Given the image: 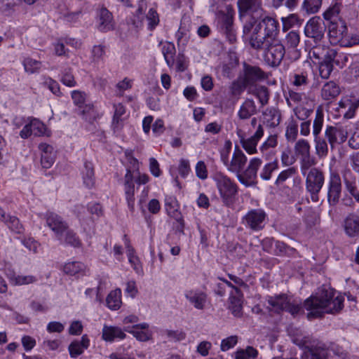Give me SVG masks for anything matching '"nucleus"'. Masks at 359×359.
<instances>
[{"label":"nucleus","instance_id":"nucleus-54","mask_svg":"<svg viewBox=\"0 0 359 359\" xmlns=\"http://www.w3.org/2000/svg\"><path fill=\"white\" fill-rule=\"evenodd\" d=\"M295 250L290 246L287 245L285 243L281 241L276 242V250L275 253L276 255L281 256L284 255H291L294 253Z\"/></svg>","mask_w":359,"mask_h":359},{"label":"nucleus","instance_id":"nucleus-28","mask_svg":"<svg viewBox=\"0 0 359 359\" xmlns=\"http://www.w3.org/2000/svg\"><path fill=\"white\" fill-rule=\"evenodd\" d=\"M257 113L255 102L250 99H247L240 107L238 116L241 120L250 118L252 116Z\"/></svg>","mask_w":359,"mask_h":359},{"label":"nucleus","instance_id":"nucleus-27","mask_svg":"<svg viewBox=\"0 0 359 359\" xmlns=\"http://www.w3.org/2000/svg\"><path fill=\"white\" fill-rule=\"evenodd\" d=\"M149 325L146 323L135 325L130 330L129 328L125 329L126 332L132 333L133 336L139 341H146L149 340L151 334L148 330Z\"/></svg>","mask_w":359,"mask_h":359},{"label":"nucleus","instance_id":"nucleus-1","mask_svg":"<svg viewBox=\"0 0 359 359\" xmlns=\"http://www.w3.org/2000/svg\"><path fill=\"white\" fill-rule=\"evenodd\" d=\"M237 4L239 17L243 22V35L252 34V46L260 47L264 36H271L276 32V20L264 16L262 0H238Z\"/></svg>","mask_w":359,"mask_h":359},{"label":"nucleus","instance_id":"nucleus-64","mask_svg":"<svg viewBox=\"0 0 359 359\" xmlns=\"http://www.w3.org/2000/svg\"><path fill=\"white\" fill-rule=\"evenodd\" d=\"M196 176L201 179L205 180L208 177V170L205 163L202 161H198L196 165Z\"/></svg>","mask_w":359,"mask_h":359},{"label":"nucleus","instance_id":"nucleus-34","mask_svg":"<svg viewBox=\"0 0 359 359\" xmlns=\"http://www.w3.org/2000/svg\"><path fill=\"white\" fill-rule=\"evenodd\" d=\"M106 302L107 306L111 310H117L121 307V291L120 289L112 290L107 297Z\"/></svg>","mask_w":359,"mask_h":359},{"label":"nucleus","instance_id":"nucleus-43","mask_svg":"<svg viewBox=\"0 0 359 359\" xmlns=\"http://www.w3.org/2000/svg\"><path fill=\"white\" fill-rule=\"evenodd\" d=\"M23 66L26 72L34 74L39 72L42 64L40 61L34 60L31 57H27L23 60Z\"/></svg>","mask_w":359,"mask_h":359},{"label":"nucleus","instance_id":"nucleus-9","mask_svg":"<svg viewBox=\"0 0 359 359\" xmlns=\"http://www.w3.org/2000/svg\"><path fill=\"white\" fill-rule=\"evenodd\" d=\"M323 122L324 114L323 110L319 107L316 111V117L313 123V135L316 143V154L320 157L326 156L328 152V147L326 141L323 137H320Z\"/></svg>","mask_w":359,"mask_h":359},{"label":"nucleus","instance_id":"nucleus-60","mask_svg":"<svg viewBox=\"0 0 359 359\" xmlns=\"http://www.w3.org/2000/svg\"><path fill=\"white\" fill-rule=\"evenodd\" d=\"M278 144V138L276 135H270L267 140L260 147L262 152L271 148H275Z\"/></svg>","mask_w":359,"mask_h":359},{"label":"nucleus","instance_id":"nucleus-32","mask_svg":"<svg viewBox=\"0 0 359 359\" xmlns=\"http://www.w3.org/2000/svg\"><path fill=\"white\" fill-rule=\"evenodd\" d=\"M242 294H236L229 297V309L235 317H241L243 315Z\"/></svg>","mask_w":359,"mask_h":359},{"label":"nucleus","instance_id":"nucleus-25","mask_svg":"<svg viewBox=\"0 0 359 359\" xmlns=\"http://www.w3.org/2000/svg\"><path fill=\"white\" fill-rule=\"evenodd\" d=\"M90 340L86 334L82 336L81 341L74 340L69 346V351L72 358H76L82 354L84 349L88 348Z\"/></svg>","mask_w":359,"mask_h":359},{"label":"nucleus","instance_id":"nucleus-10","mask_svg":"<svg viewBox=\"0 0 359 359\" xmlns=\"http://www.w3.org/2000/svg\"><path fill=\"white\" fill-rule=\"evenodd\" d=\"M326 29L327 26L320 17L315 16L306 23L304 31L307 38L318 44L324 39Z\"/></svg>","mask_w":359,"mask_h":359},{"label":"nucleus","instance_id":"nucleus-38","mask_svg":"<svg viewBox=\"0 0 359 359\" xmlns=\"http://www.w3.org/2000/svg\"><path fill=\"white\" fill-rule=\"evenodd\" d=\"M177 201L173 197H167L165 200V207L168 215L173 218H178L181 213L177 208Z\"/></svg>","mask_w":359,"mask_h":359},{"label":"nucleus","instance_id":"nucleus-4","mask_svg":"<svg viewBox=\"0 0 359 359\" xmlns=\"http://www.w3.org/2000/svg\"><path fill=\"white\" fill-rule=\"evenodd\" d=\"M278 32V22L276 21V30L273 34L271 36H264V39L262 40V44L260 47H254L252 44V34L246 36L249 40L250 46L255 50H264V59L266 63L273 67H276L281 63L284 55L285 54V46L278 41L272 40L273 38Z\"/></svg>","mask_w":359,"mask_h":359},{"label":"nucleus","instance_id":"nucleus-7","mask_svg":"<svg viewBox=\"0 0 359 359\" xmlns=\"http://www.w3.org/2000/svg\"><path fill=\"white\" fill-rule=\"evenodd\" d=\"M306 177L305 185L306 191L310 194L313 202L319 201V193L325 184V174L318 168L313 167Z\"/></svg>","mask_w":359,"mask_h":359},{"label":"nucleus","instance_id":"nucleus-61","mask_svg":"<svg viewBox=\"0 0 359 359\" xmlns=\"http://www.w3.org/2000/svg\"><path fill=\"white\" fill-rule=\"evenodd\" d=\"M333 70V65H328L327 63L320 62L319 73L321 78L327 79L330 77Z\"/></svg>","mask_w":359,"mask_h":359},{"label":"nucleus","instance_id":"nucleus-51","mask_svg":"<svg viewBox=\"0 0 359 359\" xmlns=\"http://www.w3.org/2000/svg\"><path fill=\"white\" fill-rule=\"evenodd\" d=\"M29 126L32 129V133L34 136H41L46 131L45 125L39 119L33 118L29 122Z\"/></svg>","mask_w":359,"mask_h":359},{"label":"nucleus","instance_id":"nucleus-39","mask_svg":"<svg viewBox=\"0 0 359 359\" xmlns=\"http://www.w3.org/2000/svg\"><path fill=\"white\" fill-rule=\"evenodd\" d=\"M257 355V350L248 346L245 349H238L235 353V359H255Z\"/></svg>","mask_w":359,"mask_h":359},{"label":"nucleus","instance_id":"nucleus-55","mask_svg":"<svg viewBox=\"0 0 359 359\" xmlns=\"http://www.w3.org/2000/svg\"><path fill=\"white\" fill-rule=\"evenodd\" d=\"M61 81L64 85L69 87H74L76 86V82L71 69H65L63 71Z\"/></svg>","mask_w":359,"mask_h":359},{"label":"nucleus","instance_id":"nucleus-15","mask_svg":"<svg viewBox=\"0 0 359 359\" xmlns=\"http://www.w3.org/2000/svg\"><path fill=\"white\" fill-rule=\"evenodd\" d=\"M135 172L130 170V168H127L126 173L124 176V192L126 199L128 203V206L130 211H133L135 208Z\"/></svg>","mask_w":359,"mask_h":359},{"label":"nucleus","instance_id":"nucleus-47","mask_svg":"<svg viewBox=\"0 0 359 359\" xmlns=\"http://www.w3.org/2000/svg\"><path fill=\"white\" fill-rule=\"evenodd\" d=\"M278 163L277 160L266 163L260 172V177L264 180H269L272 172L278 169Z\"/></svg>","mask_w":359,"mask_h":359},{"label":"nucleus","instance_id":"nucleus-46","mask_svg":"<svg viewBox=\"0 0 359 359\" xmlns=\"http://www.w3.org/2000/svg\"><path fill=\"white\" fill-rule=\"evenodd\" d=\"M165 60L169 67L174 64V55L175 53V48L172 43H166L162 48Z\"/></svg>","mask_w":359,"mask_h":359},{"label":"nucleus","instance_id":"nucleus-37","mask_svg":"<svg viewBox=\"0 0 359 359\" xmlns=\"http://www.w3.org/2000/svg\"><path fill=\"white\" fill-rule=\"evenodd\" d=\"M341 57H343L345 60H347L346 55H339L336 50L327 49L322 62L327 63L328 65H333V63H334L335 65L339 66Z\"/></svg>","mask_w":359,"mask_h":359},{"label":"nucleus","instance_id":"nucleus-49","mask_svg":"<svg viewBox=\"0 0 359 359\" xmlns=\"http://www.w3.org/2000/svg\"><path fill=\"white\" fill-rule=\"evenodd\" d=\"M294 150L297 154L306 158L310 154V145L306 140H300L296 142Z\"/></svg>","mask_w":359,"mask_h":359},{"label":"nucleus","instance_id":"nucleus-5","mask_svg":"<svg viewBox=\"0 0 359 359\" xmlns=\"http://www.w3.org/2000/svg\"><path fill=\"white\" fill-rule=\"evenodd\" d=\"M328 36L333 45L342 47H351L359 44V36L348 34V27L344 20L339 18L337 21H331L328 25Z\"/></svg>","mask_w":359,"mask_h":359},{"label":"nucleus","instance_id":"nucleus-48","mask_svg":"<svg viewBox=\"0 0 359 359\" xmlns=\"http://www.w3.org/2000/svg\"><path fill=\"white\" fill-rule=\"evenodd\" d=\"M285 43L288 48H295L300 42V36L297 32L291 31L288 32L285 38Z\"/></svg>","mask_w":359,"mask_h":359},{"label":"nucleus","instance_id":"nucleus-22","mask_svg":"<svg viewBox=\"0 0 359 359\" xmlns=\"http://www.w3.org/2000/svg\"><path fill=\"white\" fill-rule=\"evenodd\" d=\"M39 149L41 151V163L44 168H49L55 161V154L52 146L41 143L39 145Z\"/></svg>","mask_w":359,"mask_h":359},{"label":"nucleus","instance_id":"nucleus-52","mask_svg":"<svg viewBox=\"0 0 359 359\" xmlns=\"http://www.w3.org/2000/svg\"><path fill=\"white\" fill-rule=\"evenodd\" d=\"M114 107L115 111L113 116L112 125L114 128H118L119 126V123L122 121L121 116L126 113V109L121 103L114 104Z\"/></svg>","mask_w":359,"mask_h":359},{"label":"nucleus","instance_id":"nucleus-30","mask_svg":"<svg viewBox=\"0 0 359 359\" xmlns=\"http://www.w3.org/2000/svg\"><path fill=\"white\" fill-rule=\"evenodd\" d=\"M340 93L338 85L334 81L326 83L322 88L321 95L325 100H331L337 97Z\"/></svg>","mask_w":359,"mask_h":359},{"label":"nucleus","instance_id":"nucleus-16","mask_svg":"<svg viewBox=\"0 0 359 359\" xmlns=\"http://www.w3.org/2000/svg\"><path fill=\"white\" fill-rule=\"evenodd\" d=\"M325 134L332 148L337 144L344 143L348 137L346 129L341 126H327Z\"/></svg>","mask_w":359,"mask_h":359},{"label":"nucleus","instance_id":"nucleus-62","mask_svg":"<svg viewBox=\"0 0 359 359\" xmlns=\"http://www.w3.org/2000/svg\"><path fill=\"white\" fill-rule=\"evenodd\" d=\"M72 97L74 103L79 107H81L86 101V94L83 92L79 90H74L72 93Z\"/></svg>","mask_w":359,"mask_h":359},{"label":"nucleus","instance_id":"nucleus-26","mask_svg":"<svg viewBox=\"0 0 359 359\" xmlns=\"http://www.w3.org/2000/svg\"><path fill=\"white\" fill-rule=\"evenodd\" d=\"M339 107L345 110L344 116L346 118H351L354 116L356 109L359 107V98L351 99L345 97L339 102Z\"/></svg>","mask_w":359,"mask_h":359},{"label":"nucleus","instance_id":"nucleus-13","mask_svg":"<svg viewBox=\"0 0 359 359\" xmlns=\"http://www.w3.org/2000/svg\"><path fill=\"white\" fill-rule=\"evenodd\" d=\"M242 133L241 129L237 130V134L240 137V142L243 149L249 154L257 153V143L264 135V128L262 125L259 123L254 135L248 139L244 138L243 135L241 134Z\"/></svg>","mask_w":359,"mask_h":359},{"label":"nucleus","instance_id":"nucleus-33","mask_svg":"<svg viewBox=\"0 0 359 359\" xmlns=\"http://www.w3.org/2000/svg\"><path fill=\"white\" fill-rule=\"evenodd\" d=\"M264 116L268 125L273 128L279 125L281 118L280 111L274 107L266 109Z\"/></svg>","mask_w":359,"mask_h":359},{"label":"nucleus","instance_id":"nucleus-14","mask_svg":"<svg viewBox=\"0 0 359 359\" xmlns=\"http://www.w3.org/2000/svg\"><path fill=\"white\" fill-rule=\"evenodd\" d=\"M266 215L262 209L249 211L243 217L246 226L253 231H259L264 226Z\"/></svg>","mask_w":359,"mask_h":359},{"label":"nucleus","instance_id":"nucleus-50","mask_svg":"<svg viewBox=\"0 0 359 359\" xmlns=\"http://www.w3.org/2000/svg\"><path fill=\"white\" fill-rule=\"evenodd\" d=\"M341 5L335 3L332 6H330L323 13V17L326 20L336 21L334 18L337 17L340 13Z\"/></svg>","mask_w":359,"mask_h":359},{"label":"nucleus","instance_id":"nucleus-24","mask_svg":"<svg viewBox=\"0 0 359 359\" xmlns=\"http://www.w3.org/2000/svg\"><path fill=\"white\" fill-rule=\"evenodd\" d=\"M288 299V297L284 294L269 297L267 302L271 307L269 309L278 313L285 311Z\"/></svg>","mask_w":359,"mask_h":359},{"label":"nucleus","instance_id":"nucleus-20","mask_svg":"<svg viewBox=\"0 0 359 359\" xmlns=\"http://www.w3.org/2000/svg\"><path fill=\"white\" fill-rule=\"evenodd\" d=\"M344 229L345 233L349 238L359 237V215L355 213H350L344 220Z\"/></svg>","mask_w":359,"mask_h":359},{"label":"nucleus","instance_id":"nucleus-63","mask_svg":"<svg viewBox=\"0 0 359 359\" xmlns=\"http://www.w3.org/2000/svg\"><path fill=\"white\" fill-rule=\"evenodd\" d=\"M147 18L149 20V26L151 29H153L159 22L158 15L153 8L149 11Z\"/></svg>","mask_w":359,"mask_h":359},{"label":"nucleus","instance_id":"nucleus-41","mask_svg":"<svg viewBox=\"0 0 359 359\" xmlns=\"http://www.w3.org/2000/svg\"><path fill=\"white\" fill-rule=\"evenodd\" d=\"M79 114L83 116L86 121L93 122L97 116V112L93 104H85L79 107Z\"/></svg>","mask_w":359,"mask_h":359},{"label":"nucleus","instance_id":"nucleus-44","mask_svg":"<svg viewBox=\"0 0 359 359\" xmlns=\"http://www.w3.org/2000/svg\"><path fill=\"white\" fill-rule=\"evenodd\" d=\"M8 227L13 231L17 233H22L24 232V228L22 224L20 222L18 218L15 216L7 215V219L4 222Z\"/></svg>","mask_w":359,"mask_h":359},{"label":"nucleus","instance_id":"nucleus-17","mask_svg":"<svg viewBox=\"0 0 359 359\" xmlns=\"http://www.w3.org/2000/svg\"><path fill=\"white\" fill-rule=\"evenodd\" d=\"M304 355L307 359H328L329 350L324 343L317 341L306 346Z\"/></svg>","mask_w":359,"mask_h":359},{"label":"nucleus","instance_id":"nucleus-23","mask_svg":"<svg viewBox=\"0 0 359 359\" xmlns=\"http://www.w3.org/2000/svg\"><path fill=\"white\" fill-rule=\"evenodd\" d=\"M185 297L196 309H204L207 302V294L203 292L190 290L187 292Z\"/></svg>","mask_w":359,"mask_h":359},{"label":"nucleus","instance_id":"nucleus-40","mask_svg":"<svg viewBox=\"0 0 359 359\" xmlns=\"http://www.w3.org/2000/svg\"><path fill=\"white\" fill-rule=\"evenodd\" d=\"M253 94L258 98L260 104L262 106L268 104L270 93L267 87L264 86H257L254 90Z\"/></svg>","mask_w":359,"mask_h":359},{"label":"nucleus","instance_id":"nucleus-21","mask_svg":"<svg viewBox=\"0 0 359 359\" xmlns=\"http://www.w3.org/2000/svg\"><path fill=\"white\" fill-rule=\"evenodd\" d=\"M63 271L67 275L79 278L86 276L88 269L83 263L74 261L66 263L63 266Z\"/></svg>","mask_w":359,"mask_h":359},{"label":"nucleus","instance_id":"nucleus-56","mask_svg":"<svg viewBox=\"0 0 359 359\" xmlns=\"http://www.w3.org/2000/svg\"><path fill=\"white\" fill-rule=\"evenodd\" d=\"M298 133V124L294 121H291L286 128L285 136L288 141H294Z\"/></svg>","mask_w":359,"mask_h":359},{"label":"nucleus","instance_id":"nucleus-6","mask_svg":"<svg viewBox=\"0 0 359 359\" xmlns=\"http://www.w3.org/2000/svg\"><path fill=\"white\" fill-rule=\"evenodd\" d=\"M213 180L224 203L228 205L232 203L233 198L238 194V187L237 184L220 172L214 175Z\"/></svg>","mask_w":359,"mask_h":359},{"label":"nucleus","instance_id":"nucleus-35","mask_svg":"<svg viewBox=\"0 0 359 359\" xmlns=\"http://www.w3.org/2000/svg\"><path fill=\"white\" fill-rule=\"evenodd\" d=\"M61 243L71 245L74 248H79L81 246V241L79 239L76 233L69 227L65 231L62 240H60Z\"/></svg>","mask_w":359,"mask_h":359},{"label":"nucleus","instance_id":"nucleus-29","mask_svg":"<svg viewBox=\"0 0 359 359\" xmlns=\"http://www.w3.org/2000/svg\"><path fill=\"white\" fill-rule=\"evenodd\" d=\"M81 174L84 185L88 189L93 188L95 185V179L94 166L91 162L87 161L84 162Z\"/></svg>","mask_w":359,"mask_h":359},{"label":"nucleus","instance_id":"nucleus-57","mask_svg":"<svg viewBox=\"0 0 359 359\" xmlns=\"http://www.w3.org/2000/svg\"><path fill=\"white\" fill-rule=\"evenodd\" d=\"M296 169L294 167H290L283 171H282L278 176L276 184L279 185L285 182L288 178L292 177L296 174Z\"/></svg>","mask_w":359,"mask_h":359},{"label":"nucleus","instance_id":"nucleus-42","mask_svg":"<svg viewBox=\"0 0 359 359\" xmlns=\"http://www.w3.org/2000/svg\"><path fill=\"white\" fill-rule=\"evenodd\" d=\"M147 8L146 0H140L139 1L138 8L135 15V19H131L128 23H131L135 27L137 28L142 25L143 19L142 14Z\"/></svg>","mask_w":359,"mask_h":359},{"label":"nucleus","instance_id":"nucleus-31","mask_svg":"<svg viewBox=\"0 0 359 359\" xmlns=\"http://www.w3.org/2000/svg\"><path fill=\"white\" fill-rule=\"evenodd\" d=\"M125 333L118 327L104 326L102 330V339L107 341H112L116 338L124 339Z\"/></svg>","mask_w":359,"mask_h":359},{"label":"nucleus","instance_id":"nucleus-58","mask_svg":"<svg viewBox=\"0 0 359 359\" xmlns=\"http://www.w3.org/2000/svg\"><path fill=\"white\" fill-rule=\"evenodd\" d=\"M294 112L297 118L299 120H305L310 116L313 112V109H309L302 106H297L294 109Z\"/></svg>","mask_w":359,"mask_h":359},{"label":"nucleus","instance_id":"nucleus-12","mask_svg":"<svg viewBox=\"0 0 359 359\" xmlns=\"http://www.w3.org/2000/svg\"><path fill=\"white\" fill-rule=\"evenodd\" d=\"M47 226L54 232L58 240H62L65 231L69 227L66 221L53 212H47L44 215Z\"/></svg>","mask_w":359,"mask_h":359},{"label":"nucleus","instance_id":"nucleus-19","mask_svg":"<svg viewBox=\"0 0 359 359\" xmlns=\"http://www.w3.org/2000/svg\"><path fill=\"white\" fill-rule=\"evenodd\" d=\"M97 29L102 32L114 29V22L112 13L105 7H102L97 11Z\"/></svg>","mask_w":359,"mask_h":359},{"label":"nucleus","instance_id":"nucleus-2","mask_svg":"<svg viewBox=\"0 0 359 359\" xmlns=\"http://www.w3.org/2000/svg\"><path fill=\"white\" fill-rule=\"evenodd\" d=\"M344 297L342 295L337 294L334 289L323 285L304 301V306L309 311V319L321 318L325 313H339L344 308Z\"/></svg>","mask_w":359,"mask_h":359},{"label":"nucleus","instance_id":"nucleus-3","mask_svg":"<svg viewBox=\"0 0 359 359\" xmlns=\"http://www.w3.org/2000/svg\"><path fill=\"white\" fill-rule=\"evenodd\" d=\"M247 163V157L244 153L236 147L231 159L226 169L236 173L238 180L245 187L254 186L257 184V171L262 164L259 158H253L250 161L245 170H243Z\"/></svg>","mask_w":359,"mask_h":359},{"label":"nucleus","instance_id":"nucleus-36","mask_svg":"<svg viewBox=\"0 0 359 359\" xmlns=\"http://www.w3.org/2000/svg\"><path fill=\"white\" fill-rule=\"evenodd\" d=\"M348 173L351 174V172H346L343 176L346 189L356 201L359 203V191L355 185V180L352 177H349L347 175Z\"/></svg>","mask_w":359,"mask_h":359},{"label":"nucleus","instance_id":"nucleus-18","mask_svg":"<svg viewBox=\"0 0 359 359\" xmlns=\"http://www.w3.org/2000/svg\"><path fill=\"white\" fill-rule=\"evenodd\" d=\"M233 11L232 8L227 10L226 13L220 12L219 15V23L222 31L226 34L229 41H236V36L233 33Z\"/></svg>","mask_w":359,"mask_h":359},{"label":"nucleus","instance_id":"nucleus-11","mask_svg":"<svg viewBox=\"0 0 359 359\" xmlns=\"http://www.w3.org/2000/svg\"><path fill=\"white\" fill-rule=\"evenodd\" d=\"M342 192L340 175L336 172L330 174L327 185V203L330 207H335L339 202Z\"/></svg>","mask_w":359,"mask_h":359},{"label":"nucleus","instance_id":"nucleus-59","mask_svg":"<svg viewBox=\"0 0 359 359\" xmlns=\"http://www.w3.org/2000/svg\"><path fill=\"white\" fill-rule=\"evenodd\" d=\"M238 342V337L236 335L230 336L221 342V350L222 351H226L229 349L233 348Z\"/></svg>","mask_w":359,"mask_h":359},{"label":"nucleus","instance_id":"nucleus-8","mask_svg":"<svg viewBox=\"0 0 359 359\" xmlns=\"http://www.w3.org/2000/svg\"><path fill=\"white\" fill-rule=\"evenodd\" d=\"M243 67V74L239 77L238 82L233 83V88L238 86L241 89H244L248 86H253L259 81H262L267 78L266 72L258 66H252L244 62Z\"/></svg>","mask_w":359,"mask_h":359},{"label":"nucleus","instance_id":"nucleus-53","mask_svg":"<svg viewBox=\"0 0 359 359\" xmlns=\"http://www.w3.org/2000/svg\"><path fill=\"white\" fill-rule=\"evenodd\" d=\"M283 29L284 31L288 30L293 26L299 25L301 20L297 15L290 14L286 18H282Z\"/></svg>","mask_w":359,"mask_h":359},{"label":"nucleus","instance_id":"nucleus-45","mask_svg":"<svg viewBox=\"0 0 359 359\" xmlns=\"http://www.w3.org/2000/svg\"><path fill=\"white\" fill-rule=\"evenodd\" d=\"M322 1L323 0H304L302 4V9L309 14L316 13L321 7Z\"/></svg>","mask_w":359,"mask_h":359}]
</instances>
